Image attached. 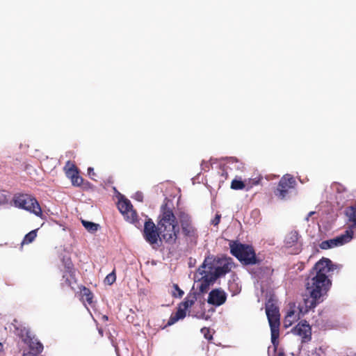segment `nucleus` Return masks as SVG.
I'll return each mask as SVG.
<instances>
[{"label":"nucleus","instance_id":"f257e3e1","mask_svg":"<svg viewBox=\"0 0 356 356\" xmlns=\"http://www.w3.org/2000/svg\"><path fill=\"white\" fill-rule=\"evenodd\" d=\"M337 268L330 259L325 257L315 264L307 280L306 292L309 296L303 298L304 307L300 308V312L307 313L322 302L321 298L327 294L332 286L330 273Z\"/></svg>","mask_w":356,"mask_h":356},{"label":"nucleus","instance_id":"f03ea898","mask_svg":"<svg viewBox=\"0 0 356 356\" xmlns=\"http://www.w3.org/2000/svg\"><path fill=\"white\" fill-rule=\"evenodd\" d=\"M158 229L160 230V241L168 244H175L177 241L179 228L177 218L171 207L163 204L160 209V214L157 220Z\"/></svg>","mask_w":356,"mask_h":356},{"label":"nucleus","instance_id":"7ed1b4c3","mask_svg":"<svg viewBox=\"0 0 356 356\" xmlns=\"http://www.w3.org/2000/svg\"><path fill=\"white\" fill-rule=\"evenodd\" d=\"M230 253L244 265H254L259 263L253 247L238 241H230Z\"/></svg>","mask_w":356,"mask_h":356},{"label":"nucleus","instance_id":"20e7f679","mask_svg":"<svg viewBox=\"0 0 356 356\" xmlns=\"http://www.w3.org/2000/svg\"><path fill=\"white\" fill-rule=\"evenodd\" d=\"M266 313L268 320L271 332V342L277 347L279 344L280 314L279 308L273 302H268L266 305Z\"/></svg>","mask_w":356,"mask_h":356},{"label":"nucleus","instance_id":"39448f33","mask_svg":"<svg viewBox=\"0 0 356 356\" xmlns=\"http://www.w3.org/2000/svg\"><path fill=\"white\" fill-rule=\"evenodd\" d=\"M198 293L191 290L186 296L184 300L178 305L177 310L171 314L168 325H172L180 319L186 316V312L195 303L197 300Z\"/></svg>","mask_w":356,"mask_h":356},{"label":"nucleus","instance_id":"423d86ee","mask_svg":"<svg viewBox=\"0 0 356 356\" xmlns=\"http://www.w3.org/2000/svg\"><path fill=\"white\" fill-rule=\"evenodd\" d=\"M17 207L31 211L38 216H42L41 207L37 200L29 195H19L15 199Z\"/></svg>","mask_w":356,"mask_h":356},{"label":"nucleus","instance_id":"0eeeda50","mask_svg":"<svg viewBox=\"0 0 356 356\" xmlns=\"http://www.w3.org/2000/svg\"><path fill=\"white\" fill-rule=\"evenodd\" d=\"M296 185V181L294 177L289 174H286L279 181L274 194L279 199L283 200L289 194V190L294 188Z\"/></svg>","mask_w":356,"mask_h":356},{"label":"nucleus","instance_id":"6e6552de","mask_svg":"<svg viewBox=\"0 0 356 356\" xmlns=\"http://www.w3.org/2000/svg\"><path fill=\"white\" fill-rule=\"evenodd\" d=\"M353 236V231L349 229L345 232L334 238L323 241L319 244L320 248L322 250H327L334 247L343 245L351 241Z\"/></svg>","mask_w":356,"mask_h":356},{"label":"nucleus","instance_id":"1a4fd4ad","mask_svg":"<svg viewBox=\"0 0 356 356\" xmlns=\"http://www.w3.org/2000/svg\"><path fill=\"white\" fill-rule=\"evenodd\" d=\"M158 225H155L151 218L147 219L144 225L143 237L150 245L157 243L161 238Z\"/></svg>","mask_w":356,"mask_h":356},{"label":"nucleus","instance_id":"9d476101","mask_svg":"<svg viewBox=\"0 0 356 356\" xmlns=\"http://www.w3.org/2000/svg\"><path fill=\"white\" fill-rule=\"evenodd\" d=\"M179 220L184 236L190 238H197V229L193 226L191 217L188 214L184 212L180 213Z\"/></svg>","mask_w":356,"mask_h":356},{"label":"nucleus","instance_id":"9b49d317","mask_svg":"<svg viewBox=\"0 0 356 356\" xmlns=\"http://www.w3.org/2000/svg\"><path fill=\"white\" fill-rule=\"evenodd\" d=\"M118 207L124 218L134 224L138 222L136 211L133 209V205L128 199H122L118 201Z\"/></svg>","mask_w":356,"mask_h":356},{"label":"nucleus","instance_id":"f8f14e48","mask_svg":"<svg viewBox=\"0 0 356 356\" xmlns=\"http://www.w3.org/2000/svg\"><path fill=\"white\" fill-rule=\"evenodd\" d=\"M295 335L301 337L302 343H306L312 339V328L306 321H301L293 329Z\"/></svg>","mask_w":356,"mask_h":356},{"label":"nucleus","instance_id":"ddd939ff","mask_svg":"<svg viewBox=\"0 0 356 356\" xmlns=\"http://www.w3.org/2000/svg\"><path fill=\"white\" fill-rule=\"evenodd\" d=\"M66 176L70 179L72 184L75 186H80L83 181L79 176L77 167L72 162L67 161L64 167Z\"/></svg>","mask_w":356,"mask_h":356},{"label":"nucleus","instance_id":"4468645a","mask_svg":"<svg viewBox=\"0 0 356 356\" xmlns=\"http://www.w3.org/2000/svg\"><path fill=\"white\" fill-rule=\"evenodd\" d=\"M227 300V294L220 288L213 289L209 293L207 302L216 307L223 305Z\"/></svg>","mask_w":356,"mask_h":356},{"label":"nucleus","instance_id":"2eb2a0df","mask_svg":"<svg viewBox=\"0 0 356 356\" xmlns=\"http://www.w3.org/2000/svg\"><path fill=\"white\" fill-rule=\"evenodd\" d=\"M19 335L22 341L28 344L31 349L35 350L38 353L42 351V344L40 341H34V337H32L29 330L24 328L21 330Z\"/></svg>","mask_w":356,"mask_h":356},{"label":"nucleus","instance_id":"dca6fc26","mask_svg":"<svg viewBox=\"0 0 356 356\" xmlns=\"http://www.w3.org/2000/svg\"><path fill=\"white\" fill-rule=\"evenodd\" d=\"M243 168V163L236 157H228L226 159V163L222 170L221 176L225 179L228 178L227 169H233L241 170Z\"/></svg>","mask_w":356,"mask_h":356},{"label":"nucleus","instance_id":"f3484780","mask_svg":"<svg viewBox=\"0 0 356 356\" xmlns=\"http://www.w3.org/2000/svg\"><path fill=\"white\" fill-rule=\"evenodd\" d=\"M217 277H216L213 273H207L205 274L201 280H200V286L199 291L201 293H205L208 291L210 285L213 284L216 281Z\"/></svg>","mask_w":356,"mask_h":356},{"label":"nucleus","instance_id":"a211bd4d","mask_svg":"<svg viewBox=\"0 0 356 356\" xmlns=\"http://www.w3.org/2000/svg\"><path fill=\"white\" fill-rule=\"evenodd\" d=\"M232 268V264L229 261H225L221 266L215 268L213 274L216 277L218 278L228 273Z\"/></svg>","mask_w":356,"mask_h":356},{"label":"nucleus","instance_id":"6ab92c4d","mask_svg":"<svg viewBox=\"0 0 356 356\" xmlns=\"http://www.w3.org/2000/svg\"><path fill=\"white\" fill-rule=\"evenodd\" d=\"M299 234L297 231H291L285 237L284 243L287 248L294 246L298 241Z\"/></svg>","mask_w":356,"mask_h":356},{"label":"nucleus","instance_id":"aec40b11","mask_svg":"<svg viewBox=\"0 0 356 356\" xmlns=\"http://www.w3.org/2000/svg\"><path fill=\"white\" fill-rule=\"evenodd\" d=\"M80 290L81 300L83 302H86L90 305H92L93 303V293L91 291L84 286L80 287Z\"/></svg>","mask_w":356,"mask_h":356},{"label":"nucleus","instance_id":"412c9836","mask_svg":"<svg viewBox=\"0 0 356 356\" xmlns=\"http://www.w3.org/2000/svg\"><path fill=\"white\" fill-rule=\"evenodd\" d=\"M346 215L348 217V222H351L352 228L356 227V203L346 209Z\"/></svg>","mask_w":356,"mask_h":356},{"label":"nucleus","instance_id":"4be33fe9","mask_svg":"<svg viewBox=\"0 0 356 356\" xmlns=\"http://www.w3.org/2000/svg\"><path fill=\"white\" fill-rule=\"evenodd\" d=\"M63 263L64 264L65 268V273L69 275L70 278L74 279L75 278V270L74 268V266L72 262L71 261V259L70 258L67 259H63Z\"/></svg>","mask_w":356,"mask_h":356},{"label":"nucleus","instance_id":"5701e85b","mask_svg":"<svg viewBox=\"0 0 356 356\" xmlns=\"http://www.w3.org/2000/svg\"><path fill=\"white\" fill-rule=\"evenodd\" d=\"M38 230V229H35L26 234L23 238L22 245H27L32 243L37 237Z\"/></svg>","mask_w":356,"mask_h":356},{"label":"nucleus","instance_id":"b1692460","mask_svg":"<svg viewBox=\"0 0 356 356\" xmlns=\"http://www.w3.org/2000/svg\"><path fill=\"white\" fill-rule=\"evenodd\" d=\"M81 223L83 226L86 228V229L91 233H95L98 230L99 227V224L92 222H89L85 220H82Z\"/></svg>","mask_w":356,"mask_h":356},{"label":"nucleus","instance_id":"393cba45","mask_svg":"<svg viewBox=\"0 0 356 356\" xmlns=\"http://www.w3.org/2000/svg\"><path fill=\"white\" fill-rule=\"evenodd\" d=\"M245 187V184L240 179H233L231 183V188L233 190H242Z\"/></svg>","mask_w":356,"mask_h":356},{"label":"nucleus","instance_id":"a878e982","mask_svg":"<svg viewBox=\"0 0 356 356\" xmlns=\"http://www.w3.org/2000/svg\"><path fill=\"white\" fill-rule=\"evenodd\" d=\"M173 288L175 289V291L172 292V296L174 298H181L184 294V292L183 290H181L177 284H173Z\"/></svg>","mask_w":356,"mask_h":356},{"label":"nucleus","instance_id":"bb28decb","mask_svg":"<svg viewBox=\"0 0 356 356\" xmlns=\"http://www.w3.org/2000/svg\"><path fill=\"white\" fill-rule=\"evenodd\" d=\"M115 280H116V276H115V273L113 271V272L109 273L105 277L104 282L106 284H108V285H111L112 284H113L115 282Z\"/></svg>","mask_w":356,"mask_h":356},{"label":"nucleus","instance_id":"cd10ccee","mask_svg":"<svg viewBox=\"0 0 356 356\" xmlns=\"http://www.w3.org/2000/svg\"><path fill=\"white\" fill-rule=\"evenodd\" d=\"M332 188L338 193H342L346 191V188L341 184L335 182L332 184Z\"/></svg>","mask_w":356,"mask_h":356},{"label":"nucleus","instance_id":"c85d7f7f","mask_svg":"<svg viewBox=\"0 0 356 356\" xmlns=\"http://www.w3.org/2000/svg\"><path fill=\"white\" fill-rule=\"evenodd\" d=\"M201 332L204 334V337L207 339H211L212 336L210 334V330L207 327H203L201 329Z\"/></svg>","mask_w":356,"mask_h":356},{"label":"nucleus","instance_id":"c756f323","mask_svg":"<svg viewBox=\"0 0 356 356\" xmlns=\"http://www.w3.org/2000/svg\"><path fill=\"white\" fill-rule=\"evenodd\" d=\"M221 215L217 213L215 218L212 220L211 224L214 226H218L220 222Z\"/></svg>","mask_w":356,"mask_h":356},{"label":"nucleus","instance_id":"7c9ffc66","mask_svg":"<svg viewBox=\"0 0 356 356\" xmlns=\"http://www.w3.org/2000/svg\"><path fill=\"white\" fill-rule=\"evenodd\" d=\"M8 199L3 191H0V204H4L7 202Z\"/></svg>","mask_w":356,"mask_h":356},{"label":"nucleus","instance_id":"2f4dec72","mask_svg":"<svg viewBox=\"0 0 356 356\" xmlns=\"http://www.w3.org/2000/svg\"><path fill=\"white\" fill-rule=\"evenodd\" d=\"M261 180V178L260 177H258V178H254V179H250V184H251V186H256V185H258L259 184L260 181Z\"/></svg>","mask_w":356,"mask_h":356},{"label":"nucleus","instance_id":"473e14b6","mask_svg":"<svg viewBox=\"0 0 356 356\" xmlns=\"http://www.w3.org/2000/svg\"><path fill=\"white\" fill-rule=\"evenodd\" d=\"M88 174L92 179H94L93 177L95 175V173L92 168L90 167L88 168Z\"/></svg>","mask_w":356,"mask_h":356},{"label":"nucleus","instance_id":"72a5a7b5","mask_svg":"<svg viewBox=\"0 0 356 356\" xmlns=\"http://www.w3.org/2000/svg\"><path fill=\"white\" fill-rule=\"evenodd\" d=\"M63 277L65 279V282L66 284L69 286H71L72 282H71L70 280L68 277H67V275L64 274L63 275Z\"/></svg>","mask_w":356,"mask_h":356},{"label":"nucleus","instance_id":"f704fd0d","mask_svg":"<svg viewBox=\"0 0 356 356\" xmlns=\"http://www.w3.org/2000/svg\"><path fill=\"white\" fill-rule=\"evenodd\" d=\"M315 213H316V212H315V211H310V212L307 214V217L305 218V220H306L307 222H308V221H309V218H310L312 215H314V214H315Z\"/></svg>","mask_w":356,"mask_h":356},{"label":"nucleus","instance_id":"c9c22d12","mask_svg":"<svg viewBox=\"0 0 356 356\" xmlns=\"http://www.w3.org/2000/svg\"><path fill=\"white\" fill-rule=\"evenodd\" d=\"M22 356H38V355L32 352H28V353H24L22 355Z\"/></svg>","mask_w":356,"mask_h":356},{"label":"nucleus","instance_id":"e433bc0d","mask_svg":"<svg viewBox=\"0 0 356 356\" xmlns=\"http://www.w3.org/2000/svg\"><path fill=\"white\" fill-rule=\"evenodd\" d=\"M3 353V344L0 342V356L2 355V353Z\"/></svg>","mask_w":356,"mask_h":356},{"label":"nucleus","instance_id":"4c0bfd02","mask_svg":"<svg viewBox=\"0 0 356 356\" xmlns=\"http://www.w3.org/2000/svg\"><path fill=\"white\" fill-rule=\"evenodd\" d=\"M277 356H285V354L283 352H280Z\"/></svg>","mask_w":356,"mask_h":356},{"label":"nucleus","instance_id":"58836bf2","mask_svg":"<svg viewBox=\"0 0 356 356\" xmlns=\"http://www.w3.org/2000/svg\"><path fill=\"white\" fill-rule=\"evenodd\" d=\"M205 262H206V260H205V261H204V263L202 264V267H203V268H204V267H205V266H206Z\"/></svg>","mask_w":356,"mask_h":356},{"label":"nucleus","instance_id":"ea45409f","mask_svg":"<svg viewBox=\"0 0 356 356\" xmlns=\"http://www.w3.org/2000/svg\"><path fill=\"white\" fill-rule=\"evenodd\" d=\"M291 314H293V312H291L289 313L288 316H291Z\"/></svg>","mask_w":356,"mask_h":356}]
</instances>
